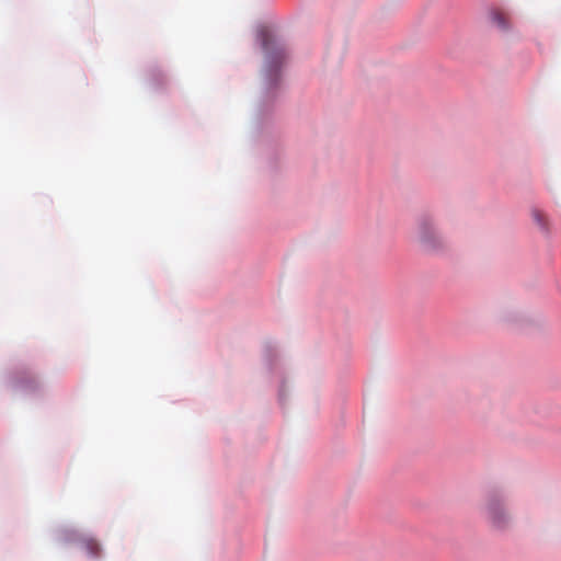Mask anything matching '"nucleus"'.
<instances>
[{
  "mask_svg": "<svg viewBox=\"0 0 561 561\" xmlns=\"http://www.w3.org/2000/svg\"><path fill=\"white\" fill-rule=\"evenodd\" d=\"M488 516L494 527L503 528L507 522L508 516L505 513L502 503L496 497H491L486 505Z\"/></svg>",
  "mask_w": 561,
  "mask_h": 561,
  "instance_id": "nucleus-1",
  "label": "nucleus"
},
{
  "mask_svg": "<svg viewBox=\"0 0 561 561\" xmlns=\"http://www.w3.org/2000/svg\"><path fill=\"white\" fill-rule=\"evenodd\" d=\"M419 234L422 242L431 245L435 241V231L430 222H422L419 227Z\"/></svg>",
  "mask_w": 561,
  "mask_h": 561,
  "instance_id": "nucleus-2",
  "label": "nucleus"
},
{
  "mask_svg": "<svg viewBox=\"0 0 561 561\" xmlns=\"http://www.w3.org/2000/svg\"><path fill=\"white\" fill-rule=\"evenodd\" d=\"M491 18H492L493 23L497 27H500L502 30L508 28V18L504 12H502L500 10H493L491 13Z\"/></svg>",
  "mask_w": 561,
  "mask_h": 561,
  "instance_id": "nucleus-3",
  "label": "nucleus"
},
{
  "mask_svg": "<svg viewBox=\"0 0 561 561\" xmlns=\"http://www.w3.org/2000/svg\"><path fill=\"white\" fill-rule=\"evenodd\" d=\"M82 546L89 554L99 556L101 548L94 539H84Z\"/></svg>",
  "mask_w": 561,
  "mask_h": 561,
  "instance_id": "nucleus-4",
  "label": "nucleus"
},
{
  "mask_svg": "<svg viewBox=\"0 0 561 561\" xmlns=\"http://www.w3.org/2000/svg\"><path fill=\"white\" fill-rule=\"evenodd\" d=\"M533 217L535 219V221L538 224V226L545 230L548 229V221H547V218L545 216L543 213H541L540 210L538 209H535L533 211Z\"/></svg>",
  "mask_w": 561,
  "mask_h": 561,
  "instance_id": "nucleus-5",
  "label": "nucleus"
}]
</instances>
